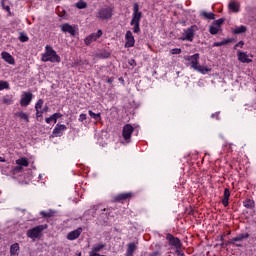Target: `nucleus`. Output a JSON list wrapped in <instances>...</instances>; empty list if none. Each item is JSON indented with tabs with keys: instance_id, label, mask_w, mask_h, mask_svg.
I'll list each match as a JSON object with an SVG mask.
<instances>
[{
	"instance_id": "1",
	"label": "nucleus",
	"mask_w": 256,
	"mask_h": 256,
	"mask_svg": "<svg viewBox=\"0 0 256 256\" xmlns=\"http://www.w3.org/2000/svg\"><path fill=\"white\" fill-rule=\"evenodd\" d=\"M143 18V12L139 10V3L133 4L132 19L130 25L133 27V33H141V19Z\"/></svg>"
},
{
	"instance_id": "2",
	"label": "nucleus",
	"mask_w": 256,
	"mask_h": 256,
	"mask_svg": "<svg viewBox=\"0 0 256 256\" xmlns=\"http://www.w3.org/2000/svg\"><path fill=\"white\" fill-rule=\"evenodd\" d=\"M41 61L43 63H61V57L50 45L45 46V52L42 54Z\"/></svg>"
},
{
	"instance_id": "3",
	"label": "nucleus",
	"mask_w": 256,
	"mask_h": 256,
	"mask_svg": "<svg viewBox=\"0 0 256 256\" xmlns=\"http://www.w3.org/2000/svg\"><path fill=\"white\" fill-rule=\"evenodd\" d=\"M47 224H42V225H38L35 226L32 229H29L26 233L27 237H29V239H39L41 237V233H43V231H45V229H47Z\"/></svg>"
},
{
	"instance_id": "4",
	"label": "nucleus",
	"mask_w": 256,
	"mask_h": 256,
	"mask_svg": "<svg viewBox=\"0 0 256 256\" xmlns=\"http://www.w3.org/2000/svg\"><path fill=\"white\" fill-rule=\"evenodd\" d=\"M199 31V27L197 25H192L189 28L184 30L182 34L181 40L182 41H193L195 39V33Z\"/></svg>"
},
{
	"instance_id": "5",
	"label": "nucleus",
	"mask_w": 256,
	"mask_h": 256,
	"mask_svg": "<svg viewBox=\"0 0 256 256\" xmlns=\"http://www.w3.org/2000/svg\"><path fill=\"white\" fill-rule=\"evenodd\" d=\"M96 17L101 21H107L108 19H111V17H113V8L106 7L99 9L96 14Z\"/></svg>"
},
{
	"instance_id": "6",
	"label": "nucleus",
	"mask_w": 256,
	"mask_h": 256,
	"mask_svg": "<svg viewBox=\"0 0 256 256\" xmlns=\"http://www.w3.org/2000/svg\"><path fill=\"white\" fill-rule=\"evenodd\" d=\"M135 128L131 124L124 125L122 129V137L126 143H131V136L133 135Z\"/></svg>"
},
{
	"instance_id": "7",
	"label": "nucleus",
	"mask_w": 256,
	"mask_h": 256,
	"mask_svg": "<svg viewBox=\"0 0 256 256\" xmlns=\"http://www.w3.org/2000/svg\"><path fill=\"white\" fill-rule=\"evenodd\" d=\"M223 23H225V19H223V18L215 20L213 22V24L210 25V27H209V33L211 35H217V33H219V31H221V25H223Z\"/></svg>"
},
{
	"instance_id": "8",
	"label": "nucleus",
	"mask_w": 256,
	"mask_h": 256,
	"mask_svg": "<svg viewBox=\"0 0 256 256\" xmlns=\"http://www.w3.org/2000/svg\"><path fill=\"white\" fill-rule=\"evenodd\" d=\"M31 101H33V93L23 92L20 99V105L22 107H29V105H31Z\"/></svg>"
},
{
	"instance_id": "9",
	"label": "nucleus",
	"mask_w": 256,
	"mask_h": 256,
	"mask_svg": "<svg viewBox=\"0 0 256 256\" xmlns=\"http://www.w3.org/2000/svg\"><path fill=\"white\" fill-rule=\"evenodd\" d=\"M166 239L168 240L169 245L171 247H174L175 249H181V247H183L181 240L179 238L173 236V234H167Z\"/></svg>"
},
{
	"instance_id": "10",
	"label": "nucleus",
	"mask_w": 256,
	"mask_h": 256,
	"mask_svg": "<svg viewBox=\"0 0 256 256\" xmlns=\"http://www.w3.org/2000/svg\"><path fill=\"white\" fill-rule=\"evenodd\" d=\"M185 61L190 63V67L194 70L199 67V53L193 54L191 56H184Z\"/></svg>"
},
{
	"instance_id": "11",
	"label": "nucleus",
	"mask_w": 256,
	"mask_h": 256,
	"mask_svg": "<svg viewBox=\"0 0 256 256\" xmlns=\"http://www.w3.org/2000/svg\"><path fill=\"white\" fill-rule=\"evenodd\" d=\"M103 35L102 30H98L97 33H92L88 37L85 38L84 43L85 45H91L94 41H97Z\"/></svg>"
},
{
	"instance_id": "12",
	"label": "nucleus",
	"mask_w": 256,
	"mask_h": 256,
	"mask_svg": "<svg viewBox=\"0 0 256 256\" xmlns=\"http://www.w3.org/2000/svg\"><path fill=\"white\" fill-rule=\"evenodd\" d=\"M125 47L126 48H131V47H135V37L133 36V32H131V30H128L125 34Z\"/></svg>"
},
{
	"instance_id": "13",
	"label": "nucleus",
	"mask_w": 256,
	"mask_h": 256,
	"mask_svg": "<svg viewBox=\"0 0 256 256\" xmlns=\"http://www.w3.org/2000/svg\"><path fill=\"white\" fill-rule=\"evenodd\" d=\"M67 131V126L65 124H56L53 129L52 135L53 137H63V132Z\"/></svg>"
},
{
	"instance_id": "14",
	"label": "nucleus",
	"mask_w": 256,
	"mask_h": 256,
	"mask_svg": "<svg viewBox=\"0 0 256 256\" xmlns=\"http://www.w3.org/2000/svg\"><path fill=\"white\" fill-rule=\"evenodd\" d=\"M60 28L63 33H69L72 37H75L76 35L75 26H72L69 23H65V24H62Z\"/></svg>"
},
{
	"instance_id": "15",
	"label": "nucleus",
	"mask_w": 256,
	"mask_h": 256,
	"mask_svg": "<svg viewBox=\"0 0 256 256\" xmlns=\"http://www.w3.org/2000/svg\"><path fill=\"white\" fill-rule=\"evenodd\" d=\"M81 233H83V228H78L68 233L67 239L68 241H75V239H79Z\"/></svg>"
},
{
	"instance_id": "16",
	"label": "nucleus",
	"mask_w": 256,
	"mask_h": 256,
	"mask_svg": "<svg viewBox=\"0 0 256 256\" xmlns=\"http://www.w3.org/2000/svg\"><path fill=\"white\" fill-rule=\"evenodd\" d=\"M245 239H249V233L238 234L236 237L231 239L230 243L231 245H235V243L239 241H245Z\"/></svg>"
},
{
	"instance_id": "17",
	"label": "nucleus",
	"mask_w": 256,
	"mask_h": 256,
	"mask_svg": "<svg viewBox=\"0 0 256 256\" xmlns=\"http://www.w3.org/2000/svg\"><path fill=\"white\" fill-rule=\"evenodd\" d=\"M1 57L9 65H15V58L9 52H2Z\"/></svg>"
},
{
	"instance_id": "18",
	"label": "nucleus",
	"mask_w": 256,
	"mask_h": 256,
	"mask_svg": "<svg viewBox=\"0 0 256 256\" xmlns=\"http://www.w3.org/2000/svg\"><path fill=\"white\" fill-rule=\"evenodd\" d=\"M61 117H63V114L56 112L52 114L50 117L45 118V121L49 125L51 123H57V119H61Z\"/></svg>"
},
{
	"instance_id": "19",
	"label": "nucleus",
	"mask_w": 256,
	"mask_h": 256,
	"mask_svg": "<svg viewBox=\"0 0 256 256\" xmlns=\"http://www.w3.org/2000/svg\"><path fill=\"white\" fill-rule=\"evenodd\" d=\"M228 9L232 11V13H239V11L241 10V4H239V2L236 1H231L228 4Z\"/></svg>"
},
{
	"instance_id": "20",
	"label": "nucleus",
	"mask_w": 256,
	"mask_h": 256,
	"mask_svg": "<svg viewBox=\"0 0 256 256\" xmlns=\"http://www.w3.org/2000/svg\"><path fill=\"white\" fill-rule=\"evenodd\" d=\"M237 55H238V60L241 63H251L253 61L249 58V55H247V53L245 52L238 51Z\"/></svg>"
},
{
	"instance_id": "21",
	"label": "nucleus",
	"mask_w": 256,
	"mask_h": 256,
	"mask_svg": "<svg viewBox=\"0 0 256 256\" xmlns=\"http://www.w3.org/2000/svg\"><path fill=\"white\" fill-rule=\"evenodd\" d=\"M229 197H231V191L229 190V188H225L222 199V205H224L225 207H229Z\"/></svg>"
},
{
	"instance_id": "22",
	"label": "nucleus",
	"mask_w": 256,
	"mask_h": 256,
	"mask_svg": "<svg viewBox=\"0 0 256 256\" xmlns=\"http://www.w3.org/2000/svg\"><path fill=\"white\" fill-rule=\"evenodd\" d=\"M133 197V193L126 192L118 194L114 199L115 201H127V199H131Z\"/></svg>"
},
{
	"instance_id": "23",
	"label": "nucleus",
	"mask_w": 256,
	"mask_h": 256,
	"mask_svg": "<svg viewBox=\"0 0 256 256\" xmlns=\"http://www.w3.org/2000/svg\"><path fill=\"white\" fill-rule=\"evenodd\" d=\"M19 243H14L10 246V256H19Z\"/></svg>"
},
{
	"instance_id": "24",
	"label": "nucleus",
	"mask_w": 256,
	"mask_h": 256,
	"mask_svg": "<svg viewBox=\"0 0 256 256\" xmlns=\"http://www.w3.org/2000/svg\"><path fill=\"white\" fill-rule=\"evenodd\" d=\"M14 116L18 117L19 119H21L22 121H25V123H29V114L20 111V112H16L14 114Z\"/></svg>"
},
{
	"instance_id": "25",
	"label": "nucleus",
	"mask_w": 256,
	"mask_h": 256,
	"mask_svg": "<svg viewBox=\"0 0 256 256\" xmlns=\"http://www.w3.org/2000/svg\"><path fill=\"white\" fill-rule=\"evenodd\" d=\"M16 165L20 166V167H29V159H27L26 157H21L19 159L16 160Z\"/></svg>"
},
{
	"instance_id": "26",
	"label": "nucleus",
	"mask_w": 256,
	"mask_h": 256,
	"mask_svg": "<svg viewBox=\"0 0 256 256\" xmlns=\"http://www.w3.org/2000/svg\"><path fill=\"white\" fill-rule=\"evenodd\" d=\"M135 251H137V245H135V243H129L126 250V256H133Z\"/></svg>"
},
{
	"instance_id": "27",
	"label": "nucleus",
	"mask_w": 256,
	"mask_h": 256,
	"mask_svg": "<svg viewBox=\"0 0 256 256\" xmlns=\"http://www.w3.org/2000/svg\"><path fill=\"white\" fill-rule=\"evenodd\" d=\"M105 249V245L103 243L95 244L89 253H99Z\"/></svg>"
},
{
	"instance_id": "28",
	"label": "nucleus",
	"mask_w": 256,
	"mask_h": 256,
	"mask_svg": "<svg viewBox=\"0 0 256 256\" xmlns=\"http://www.w3.org/2000/svg\"><path fill=\"white\" fill-rule=\"evenodd\" d=\"M195 71H199V73H202V75H207V73H211V68L198 65Z\"/></svg>"
},
{
	"instance_id": "29",
	"label": "nucleus",
	"mask_w": 256,
	"mask_h": 256,
	"mask_svg": "<svg viewBox=\"0 0 256 256\" xmlns=\"http://www.w3.org/2000/svg\"><path fill=\"white\" fill-rule=\"evenodd\" d=\"M247 32V26H239L234 29H232V33L234 35H240V33H246Z\"/></svg>"
},
{
	"instance_id": "30",
	"label": "nucleus",
	"mask_w": 256,
	"mask_h": 256,
	"mask_svg": "<svg viewBox=\"0 0 256 256\" xmlns=\"http://www.w3.org/2000/svg\"><path fill=\"white\" fill-rule=\"evenodd\" d=\"M232 42H233V39H224L221 42H215L213 44V47H223V45H227V43H232Z\"/></svg>"
},
{
	"instance_id": "31",
	"label": "nucleus",
	"mask_w": 256,
	"mask_h": 256,
	"mask_svg": "<svg viewBox=\"0 0 256 256\" xmlns=\"http://www.w3.org/2000/svg\"><path fill=\"white\" fill-rule=\"evenodd\" d=\"M201 16L204 17V19H209V20L215 19V14L213 12H205V11H203L201 13Z\"/></svg>"
},
{
	"instance_id": "32",
	"label": "nucleus",
	"mask_w": 256,
	"mask_h": 256,
	"mask_svg": "<svg viewBox=\"0 0 256 256\" xmlns=\"http://www.w3.org/2000/svg\"><path fill=\"white\" fill-rule=\"evenodd\" d=\"M244 207H246V209H253V207H255V201H253L251 199L245 200Z\"/></svg>"
},
{
	"instance_id": "33",
	"label": "nucleus",
	"mask_w": 256,
	"mask_h": 256,
	"mask_svg": "<svg viewBox=\"0 0 256 256\" xmlns=\"http://www.w3.org/2000/svg\"><path fill=\"white\" fill-rule=\"evenodd\" d=\"M88 114L90 115V117H92V119H94L95 121H101V113H97L95 114L93 111L89 110Z\"/></svg>"
},
{
	"instance_id": "34",
	"label": "nucleus",
	"mask_w": 256,
	"mask_h": 256,
	"mask_svg": "<svg viewBox=\"0 0 256 256\" xmlns=\"http://www.w3.org/2000/svg\"><path fill=\"white\" fill-rule=\"evenodd\" d=\"M77 9H86L87 8V2L80 0L76 3Z\"/></svg>"
},
{
	"instance_id": "35",
	"label": "nucleus",
	"mask_w": 256,
	"mask_h": 256,
	"mask_svg": "<svg viewBox=\"0 0 256 256\" xmlns=\"http://www.w3.org/2000/svg\"><path fill=\"white\" fill-rule=\"evenodd\" d=\"M4 89H9V82L0 80V91Z\"/></svg>"
},
{
	"instance_id": "36",
	"label": "nucleus",
	"mask_w": 256,
	"mask_h": 256,
	"mask_svg": "<svg viewBox=\"0 0 256 256\" xmlns=\"http://www.w3.org/2000/svg\"><path fill=\"white\" fill-rule=\"evenodd\" d=\"M19 41H21V43H27V41H29V36L24 33H20Z\"/></svg>"
},
{
	"instance_id": "37",
	"label": "nucleus",
	"mask_w": 256,
	"mask_h": 256,
	"mask_svg": "<svg viewBox=\"0 0 256 256\" xmlns=\"http://www.w3.org/2000/svg\"><path fill=\"white\" fill-rule=\"evenodd\" d=\"M42 108H43V99H39L35 104V109L36 111H41Z\"/></svg>"
},
{
	"instance_id": "38",
	"label": "nucleus",
	"mask_w": 256,
	"mask_h": 256,
	"mask_svg": "<svg viewBox=\"0 0 256 256\" xmlns=\"http://www.w3.org/2000/svg\"><path fill=\"white\" fill-rule=\"evenodd\" d=\"M40 215H42V217H44V219H49L50 217H53V212L42 211V212H40Z\"/></svg>"
},
{
	"instance_id": "39",
	"label": "nucleus",
	"mask_w": 256,
	"mask_h": 256,
	"mask_svg": "<svg viewBox=\"0 0 256 256\" xmlns=\"http://www.w3.org/2000/svg\"><path fill=\"white\" fill-rule=\"evenodd\" d=\"M172 55H181V48H174L171 50Z\"/></svg>"
},
{
	"instance_id": "40",
	"label": "nucleus",
	"mask_w": 256,
	"mask_h": 256,
	"mask_svg": "<svg viewBox=\"0 0 256 256\" xmlns=\"http://www.w3.org/2000/svg\"><path fill=\"white\" fill-rule=\"evenodd\" d=\"M12 171H13V173H22L23 168H22V166L17 165L16 167L13 168Z\"/></svg>"
},
{
	"instance_id": "41",
	"label": "nucleus",
	"mask_w": 256,
	"mask_h": 256,
	"mask_svg": "<svg viewBox=\"0 0 256 256\" xmlns=\"http://www.w3.org/2000/svg\"><path fill=\"white\" fill-rule=\"evenodd\" d=\"M87 119V114H80L78 121H80V123H83V121H85Z\"/></svg>"
},
{
	"instance_id": "42",
	"label": "nucleus",
	"mask_w": 256,
	"mask_h": 256,
	"mask_svg": "<svg viewBox=\"0 0 256 256\" xmlns=\"http://www.w3.org/2000/svg\"><path fill=\"white\" fill-rule=\"evenodd\" d=\"M176 255L185 256V253H183V251H181V248H176Z\"/></svg>"
},
{
	"instance_id": "43",
	"label": "nucleus",
	"mask_w": 256,
	"mask_h": 256,
	"mask_svg": "<svg viewBox=\"0 0 256 256\" xmlns=\"http://www.w3.org/2000/svg\"><path fill=\"white\" fill-rule=\"evenodd\" d=\"M243 45H245V42L240 41L239 43H237V44L234 46V49H237V47H240V48L242 49Z\"/></svg>"
},
{
	"instance_id": "44",
	"label": "nucleus",
	"mask_w": 256,
	"mask_h": 256,
	"mask_svg": "<svg viewBox=\"0 0 256 256\" xmlns=\"http://www.w3.org/2000/svg\"><path fill=\"white\" fill-rule=\"evenodd\" d=\"M129 65H131V67H135L137 65V62H135V59H131L129 60Z\"/></svg>"
},
{
	"instance_id": "45",
	"label": "nucleus",
	"mask_w": 256,
	"mask_h": 256,
	"mask_svg": "<svg viewBox=\"0 0 256 256\" xmlns=\"http://www.w3.org/2000/svg\"><path fill=\"white\" fill-rule=\"evenodd\" d=\"M36 117H43V110H36Z\"/></svg>"
},
{
	"instance_id": "46",
	"label": "nucleus",
	"mask_w": 256,
	"mask_h": 256,
	"mask_svg": "<svg viewBox=\"0 0 256 256\" xmlns=\"http://www.w3.org/2000/svg\"><path fill=\"white\" fill-rule=\"evenodd\" d=\"M212 119H219V112H216L211 115Z\"/></svg>"
},
{
	"instance_id": "47",
	"label": "nucleus",
	"mask_w": 256,
	"mask_h": 256,
	"mask_svg": "<svg viewBox=\"0 0 256 256\" xmlns=\"http://www.w3.org/2000/svg\"><path fill=\"white\" fill-rule=\"evenodd\" d=\"M232 245H235V247H243V244L235 243V242H234V244H232Z\"/></svg>"
},
{
	"instance_id": "48",
	"label": "nucleus",
	"mask_w": 256,
	"mask_h": 256,
	"mask_svg": "<svg viewBox=\"0 0 256 256\" xmlns=\"http://www.w3.org/2000/svg\"><path fill=\"white\" fill-rule=\"evenodd\" d=\"M107 83H113V78H108Z\"/></svg>"
},
{
	"instance_id": "49",
	"label": "nucleus",
	"mask_w": 256,
	"mask_h": 256,
	"mask_svg": "<svg viewBox=\"0 0 256 256\" xmlns=\"http://www.w3.org/2000/svg\"><path fill=\"white\" fill-rule=\"evenodd\" d=\"M5 158H3V157H0V163H5Z\"/></svg>"
},
{
	"instance_id": "50",
	"label": "nucleus",
	"mask_w": 256,
	"mask_h": 256,
	"mask_svg": "<svg viewBox=\"0 0 256 256\" xmlns=\"http://www.w3.org/2000/svg\"><path fill=\"white\" fill-rule=\"evenodd\" d=\"M6 11H11V8L9 6L4 7Z\"/></svg>"
},
{
	"instance_id": "51",
	"label": "nucleus",
	"mask_w": 256,
	"mask_h": 256,
	"mask_svg": "<svg viewBox=\"0 0 256 256\" xmlns=\"http://www.w3.org/2000/svg\"><path fill=\"white\" fill-rule=\"evenodd\" d=\"M1 5H2V7H5V0L1 1Z\"/></svg>"
},
{
	"instance_id": "52",
	"label": "nucleus",
	"mask_w": 256,
	"mask_h": 256,
	"mask_svg": "<svg viewBox=\"0 0 256 256\" xmlns=\"http://www.w3.org/2000/svg\"><path fill=\"white\" fill-rule=\"evenodd\" d=\"M156 255H159L158 252H154L152 256H156Z\"/></svg>"
}]
</instances>
